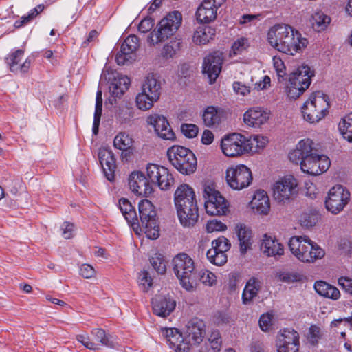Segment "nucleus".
Returning a JSON list of instances; mask_svg holds the SVG:
<instances>
[{
  "mask_svg": "<svg viewBox=\"0 0 352 352\" xmlns=\"http://www.w3.org/2000/svg\"><path fill=\"white\" fill-rule=\"evenodd\" d=\"M203 195L207 214L212 216L226 214L228 211V204L221 193L215 189L213 183L204 184Z\"/></svg>",
  "mask_w": 352,
  "mask_h": 352,
  "instance_id": "obj_10",
  "label": "nucleus"
},
{
  "mask_svg": "<svg viewBox=\"0 0 352 352\" xmlns=\"http://www.w3.org/2000/svg\"><path fill=\"white\" fill-rule=\"evenodd\" d=\"M79 274L85 278H91L96 274L95 269L89 264H82L79 269Z\"/></svg>",
  "mask_w": 352,
  "mask_h": 352,
  "instance_id": "obj_60",
  "label": "nucleus"
},
{
  "mask_svg": "<svg viewBox=\"0 0 352 352\" xmlns=\"http://www.w3.org/2000/svg\"><path fill=\"white\" fill-rule=\"evenodd\" d=\"M338 129L343 138L352 143V113L345 116L340 121Z\"/></svg>",
  "mask_w": 352,
  "mask_h": 352,
  "instance_id": "obj_42",
  "label": "nucleus"
},
{
  "mask_svg": "<svg viewBox=\"0 0 352 352\" xmlns=\"http://www.w3.org/2000/svg\"><path fill=\"white\" fill-rule=\"evenodd\" d=\"M91 336L96 340V343L100 345L105 346L107 347L113 348L115 347L117 342L115 340L114 337L106 333V331L102 328H95L91 330Z\"/></svg>",
  "mask_w": 352,
  "mask_h": 352,
  "instance_id": "obj_36",
  "label": "nucleus"
},
{
  "mask_svg": "<svg viewBox=\"0 0 352 352\" xmlns=\"http://www.w3.org/2000/svg\"><path fill=\"white\" fill-rule=\"evenodd\" d=\"M118 206L128 224L131 226L135 231H138L139 229L138 217L135 207L126 198L120 199Z\"/></svg>",
  "mask_w": 352,
  "mask_h": 352,
  "instance_id": "obj_28",
  "label": "nucleus"
},
{
  "mask_svg": "<svg viewBox=\"0 0 352 352\" xmlns=\"http://www.w3.org/2000/svg\"><path fill=\"white\" fill-rule=\"evenodd\" d=\"M130 84V78L126 76L120 75L114 78L109 87L111 96V98H109L110 102L113 104L116 102V98H120L125 91L129 89Z\"/></svg>",
  "mask_w": 352,
  "mask_h": 352,
  "instance_id": "obj_26",
  "label": "nucleus"
},
{
  "mask_svg": "<svg viewBox=\"0 0 352 352\" xmlns=\"http://www.w3.org/2000/svg\"><path fill=\"white\" fill-rule=\"evenodd\" d=\"M314 289L320 296L327 298L336 300L340 297L339 289L325 281H316L314 284Z\"/></svg>",
  "mask_w": 352,
  "mask_h": 352,
  "instance_id": "obj_34",
  "label": "nucleus"
},
{
  "mask_svg": "<svg viewBox=\"0 0 352 352\" xmlns=\"http://www.w3.org/2000/svg\"><path fill=\"white\" fill-rule=\"evenodd\" d=\"M208 342L212 349L217 352L220 351L222 340L220 333L218 330H213L211 332L208 338Z\"/></svg>",
  "mask_w": 352,
  "mask_h": 352,
  "instance_id": "obj_54",
  "label": "nucleus"
},
{
  "mask_svg": "<svg viewBox=\"0 0 352 352\" xmlns=\"http://www.w3.org/2000/svg\"><path fill=\"white\" fill-rule=\"evenodd\" d=\"M202 119L204 124L212 127L221 122L219 109L214 106L207 107L203 111Z\"/></svg>",
  "mask_w": 352,
  "mask_h": 352,
  "instance_id": "obj_38",
  "label": "nucleus"
},
{
  "mask_svg": "<svg viewBox=\"0 0 352 352\" xmlns=\"http://www.w3.org/2000/svg\"><path fill=\"white\" fill-rule=\"evenodd\" d=\"M153 312L162 318H166L175 309L176 301L170 296L156 295L151 300Z\"/></svg>",
  "mask_w": 352,
  "mask_h": 352,
  "instance_id": "obj_24",
  "label": "nucleus"
},
{
  "mask_svg": "<svg viewBox=\"0 0 352 352\" xmlns=\"http://www.w3.org/2000/svg\"><path fill=\"white\" fill-rule=\"evenodd\" d=\"M252 205L256 212L267 214L270 209V203L266 192L263 190H257L252 200Z\"/></svg>",
  "mask_w": 352,
  "mask_h": 352,
  "instance_id": "obj_33",
  "label": "nucleus"
},
{
  "mask_svg": "<svg viewBox=\"0 0 352 352\" xmlns=\"http://www.w3.org/2000/svg\"><path fill=\"white\" fill-rule=\"evenodd\" d=\"M263 283L257 277H251L246 283L242 294V301L245 305L249 304L258 295Z\"/></svg>",
  "mask_w": 352,
  "mask_h": 352,
  "instance_id": "obj_30",
  "label": "nucleus"
},
{
  "mask_svg": "<svg viewBox=\"0 0 352 352\" xmlns=\"http://www.w3.org/2000/svg\"><path fill=\"white\" fill-rule=\"evenodd\" d=\"M98 159L105 177L113 182L115 179L116 168V158L111 150L102 148L98 151Z\"/></svg>",
  "mask_w": 352,
  "mask_h": 352,
  "instance_id": "obj_25",
  "label": "nucleus"
},
{
  "mask_svg": "<svg viewBox=\"0 0 352 352\" xmlns=\"http://www.w3.org/2000/svg\"><path fill=\"white\" fill-rule=\"evenodd\" d=\"M274 67L276 72L278 82H284L286 80L285 67L284 63L280 58H274Z\"/></svg>",
  "mask_w": 352,
  "mask_h": 352,
  "instance_id": "obj_55",
  "label": "nucleus"
},
{
  "mask_svg": "<svg viewBox=\"0 0 352 352\" xmlns=\"http://www.w3.org/2000/svg\"><path fill=\"white\" fill-rule=\"evenodd\" d=\"M331 21V17L322 10L315 12L311 16V25L317 32L324 31Z\"/></svg>",
  "mask_w": 352,
  "mask_h": 352,
  "instance_id": "obj_39",
  "label": "nucleus"
},
{
  "mask_svg": "<svg viewBox=\"0 0 352 352\" xmlns=\"http://www.w3.org/2000/svg\"><path fill=\"white\" fill-rule=\"evenodd\" d=\"M320 218L318 211L311 210L307 212H304L300 217L302 226L307 228H312L318 223Z\"/></svg>",
  "mask_w": 352,
  "mask_h": 352,
  "instance_id": "obj_46",
  "label": "nucleus"
},
{
  "mask_svg": "<svg viewBox=\"0 0 352 352\" xmlns=\"http://www.w3.org/2000/svg\"><path fill=\"white\" fill-rule=\"evenodd\" d=\"M198 279L208 286H212L217 281L215 274L208 270H201L198 275L197 274V280Z\"/></svg>",
  "mask_w": 352,
  "mask_h": 352,
  "instance_id": "obj_51",
  "label": "nucleus"
},
{
  "mask_svg": "<svg viewBox=\"0 0 352 352\" xmlns=\"http://www.w3.org/2000/svg\"><path fill=\"white\" fill-rule=\"evenodd\" d=\"M138 211L139 229L142 227L148 239H157L160 236V227L153 204L148 199L141 200L138 204Z\"/></svg>",
  "mask_w": 352,
  "mask_h": 352,
  "instance_id": "obj_7",
  "label": "nucleus"
},
{
  "mask_svg": "<svg viewBox=\"0 0 352 352\" xmlns=\"http://www.w3.org/2000/svg\"><path fill=\"white\" fill-rule=\"evenodd\" d=\"M226 229V225L217 219L210 220L206 224L208 232L225 231Z\"/></svg>",
  "mask_w": 352,
  "mask_h": 352,
  "instance_id": "obj_58",
  "label": "nucleus"
},
{
  "mask_svg": "<svg viewBox=\"0 0 352 352\" xmlns=\"http://www.w3.org/2000/svg\"><path fill=\"white\" fill-rule=\"evenodd\" d=\"M223 63L222 54L214 52L204 58L203 63V73L206 74L210 84H213L221 71Z\"/></svg>",
  "mask_w": 352,
  "mask_h": 352,
  "instance_id": "obj_19",
  "label": "nucleus"
},
{
  "mask_svg": "<svg viewBox=\"0 0 352 352\" xmlns=\"http://www.w3.org/2000/svg\"><path fill=\"white\" fill-rule=\"evenodd\" d=\"M182 23V14L180 12L175 10L167 14L158 23L156 29L151 32L148 42L155 45L163 42L178 30Z\"/></svg>",
  "mask_w": 352,
  "mask_h": 352,
  "instance_id": "obj_5",
  "label": "nucleus"
},
{
  "mask_svg": "<svg viewBox=\"0 0 352 352\" xmlns=\"http://www.w3.org/2000/svg\"><path fill=\"white\" fill-rule=\"evenodd\" d=\"M247 41L248 40L244 38L237 39L232 46L234 54H241L245 49V44Z\"/></svg>",
  "mask_w": 352,
  "mask_h": 352,
  "instance_id": "obj_63",
  "label": "nucleus"
},
{
  "mask_svg": "<svg viewBox=\"0 0 352 352\" xmlns=\"http://www.w3.org/2000/svg\"><path fill=\"white\" fill-rule=\"evenodd\" d=\"M138 47L139 38L134 34L129 35L126 38L121 45L123 53L129 54L134 53Z\"/></svg>",
  "mask_w": 352,
  "mask_h": 352,
  "instance_id": "obj_47",
  "label": "nucleus"
},
{
  "mask_svg": "<svg viewBox=\"0 0 352 352\" xmlns=\"http://www.w3.org/2000/svg\"><path fill=\"white\" fill-rule=\"evenodd\" d=\"M292 253L302 263H314L324 257L325 252L316 243L304 236H292L288 243Z\"/></svg>",
  "mask_w": 352,
  "mask_h": 352,
  "instance_id": "obj_3",
  "label": "nucleus"
},
{
  "mask_svg": "<svg viewBox=\"0 0 352 352\" xmlns=\"http://www.w3.org/2000/svg\"><path fill=\"white\" fill-rule=\"evenodd\" d=\"M153 269L159 274H164L166 271V265L164 257L160 253H155L149 258Z\"/></svg>",
  "mask_w": 352,
  "mask_h": 352,
  "instance_id": "obj_48",
  "label": "nucleus"
},
{
  "mask_svg": "<svg viewBox=\"0 0 352 352\" xmlns=\"http://www.w3.org/2000/svg\"><path fill=\"white\" fill-rule=\"evenodd\" d=\"M338 284L344 289L346 292L352 294V279L342 276L338 278Z\"/></svg>",
  "mask_w": 352,
  "mask_h": 352,
  "instance_id": "obj_64",
  "label": "nucleus"
},
{
  "mask_svg": "<svg viewBox=\"0 0 352 352\" xmlns=\"http://www.w3.org/2000/svg\"><path fill=\"white\" fill-rule=\"evenodd\" d=\"M182 133L188 138H193L197 136L199 128L194 124H182L181 126Z\"/></svg>",
  "mask_w": 352,
  "mask_h": 352,
  "instance_id": "obj_56",
  "label": "nucleus"
},
{
  "mask_svg": "<svg viewBox=\"0 0 352 352\" xmlns=\"http://www.w3.org/2000/svg\"><path fill=\"white\" fill-rule=\"evenodd\" d=\"M133 140L132 138L124 132L119 133L114 138L113 146L116 148L123 152L133 150Z\"/></svg>",
  "mask_w": 352,
  "mask_h": 352,
  "instance_id": "obj_40",
  "label": "nucleus"
},
{
  "mask_svg": "<svg viewBox=\"0 0 352 352\" xmlns=\"http://www.w3.org/2000/svg\"><path fill=\"white\" fill-rule=\"evenodd\" d=\"M275 277L278 280L287 283L297 282L300 280L299 274L281 270L276 272Z\"/></svg>",
  "mask_w": 352,
  "mask_h": 352,
  "instance_id": "obj_50",
  "label": "nucleus"
},
{
  "mask_svg": "<svg viewBox=\"0 0 352 352\" xmlns=\"http://www.w3.org/2000/svg\"><path fill=\"white\" fill-rule=\"evenodd\" d=\"M162 334L166 343L175 352H188L190 350L191 343L184 338L182 333L177 328H165Z\"/></svg>",
  "mask_w": 352,
  "mask_h": 352,
  "instance_id": "obj_18",
  "label": "nucleus"
},
{
  "mask_svg": "<svg viewBox=\"0 0 352 352\" xmlns=\"http://www.w3.org/2000/svg\"><path fill=\"white\" fill-rule=\"evenodd\" d=\"M157 100H154L153 97L151 98V95L145 94L143 91L138 94L135 99L138 108L142 111L151 109L153 107V103Z\"/></svg>",
  "mask_w": 352,
  "mask_h": 352,
  "instance_id": "obj_45",
  "label": "nucleus"
},
{
  "mask_svg": "<svg viewBox=\"0 0 352 352\" xmlns=\"http://www.w3.org/2000/svg\"><path fill=\"white\" fill-rule=\"evenodd\" d=\"M161 82L156 74H149L142 85V91L148 95L154 100H158L161 94Z\"/></svg>",
  "mask_w": 352,
  "mask_h": 352,
  "instance_id": "obj_32",
  "label": "nucleus"
},
{
  "mask_svg": "<svg viewBox=\"0 0 352 352\" xmlns=\"http://www.w3.org/2000/svg\"><path fill=\"white\" fill-rule=\"evenodd\" d=\"M288 157L296 164H300L301 170L309 175H318L327 171L331 162L324 155H319L314 147V142L310 139L300 140L296 149L290 151Z\"/></svg>",
  "mask_w": 352,
  "mask_h": 352,
  "instance_id": "obj_1",
  "label": "nucleus"
},
{
  "mask_svg": "<svg viewBox=\"0 0 352 352\" xmlns=\"http://www.w3.org/2000/svg\"><path fill=\"white\" fill-rule=\"evenodd\" d=\"M261 249L268 256H280L284 253L283 245L276 239L267 237V235H265V239L262 243Z\"/></svg>",
  "mask_w": 352,
  "mask_h": 352,
  "instance_id": "obj_35",
  "label": "nucleus"
},
{
  "mask_svg": "<svg viewBox=\"0 0 352 352\" xmlns=\"http://www.w3.org/2000/svg\"><path fill=\"white\" fill-rule=\"evenodd\" d=\"M299 333L292 328H285L280 330L277 336V352H299Z\"/></svg>",
  "mask_w": 352,
  "mask_h": 352,
  "instance_id": "obj_16",
  "label": "nucleus"
},
{
  "mask_svg": "<svg viewBox=\"0 0 352 352\" xmlns=\"http://www.w3.org/2000/svg\"><path fill=\"white\" fill-rule=\"evenodd\" d=\"M76 340L89 350L96 351L99 349L98 344L91 341L87 334L78 335Z\"/></svg>",
  "mask_w": 352,
  "mask_h": 352,
  "instance_id": "obj_57",
  "label": "nucleus"
},
{
  "mask_svg": "<svg viewBox=\"0 0 352 352\" xmlns=\"http://www.w3.org/2000/svg\"><path fill=\"white\" fill-rule=\"evenodd\" d=\"M269 119V113L260 107L252 108L243 115L244 122L252 127H258Z\"/></svg>",
  "mask_w": 352,
  "mask_h": 352,
  "instance_id": "obj_27",
  "label": "nucleus"
},
{
  "mask_svg": "<svg viewBox=\"0 0 352 352\" xmlns=\"http://www.w3.org/2000/svg\"><path fill=\"white\" fill-rule=\"evenodd\" d=\"M147 122L152 125L157 135L166 140H174L175 135L166 117L158 114L151 115Z\"/></svg>",
  "mask_w": 352,
  "mask_h": 352,
  "instance_id": "obj_23",
  "label": "nucleus"
},
{
  "mask_svg": "<svg viewBox=\"0 0 352 352\" xmlns=\"http://www.w3.org/2000/svg\"><path fill=\"white\" fill-rule=\"evenodd\" d=\"M351 199L349 190L342 185L332 187L325 199L324 205L327 211L333 214L341 212Z\"/></svg>",
  "mask_w": 352,
  "mask_h": 352,
  "instance_id": "obj_11",
  "label": "nucleus"
},
{
  "mask_svg": "<svg viewBox=\"0 0 352 352\" xmlns=\"http://www.w3.org/2000/svg\"><path fill=\"white\" fill-rule=\"evenodd\" d=\"M321 336L320 328L316 324L311 325L307 336V342L310 344L316 346L318 344Z\"/></svg>",
  "mask_w": 352,
  "mask_h": 352,
  "instance_id": "obj_52",
  "label": "nucleus"
},
{
  "mask_svg": "<svg viewBox=\"0 0 352 352\" xmlns=\"http://www.w3.org/2000/svg\"><path fill=\"white\" fill-rule=\"evenodd\" d=\"M186 334L191 345L200 344L206 335V324L201 319L195 317L186 324Z\"/></svg>",
  "mask_w": 352,
  "mask_h": 352,
  "instance_id": "obj_21",
  "label": "nucleus"
},
{
  "mask_svg": "<svg viewBox=\"0 0 352 352\" xmlns=\"http://www.w3.org/2000/svg\"><path fill=\"white\" fill-rule=\"evenodd\" d=\"M212 248L211 250L226 252L230 248L229 240L224 236H220L212 242Z\"/></svg>",
  "mask_w": 352,
  "mask_h": 352,
  "instance_id": "obj_53",
  "label": "nucleus"
},
{
  "mask_svg": "<svg viewBox=\"0 0 352 352\" xmlns=\"http://www.w3.org/2000/svg\"><path fill=\"white\" fill-rule=\"evenodd\" d=\"M129 185L131 190L136 195L148 197L153 191L148 177L142 172H133L129 178Z\"/></svg>",
  "mask_w": 352,
  "mask_h": 352,
  "instance_id": "obj_22",
  "label": "nucleus"
},
{
  "mask_svg": "<svg viewBox=\"0 0 352 352\" xmlns=\"http://www.w3.org/2000/svg\"><path fill=\"white\" fill-rule=\"evenodd\" d=\"M187 199L188 201L197 200L193 189L188 184H184L180 185L175 192V205L184 203Z\"/></svg>",
  "mask_w": 352,
  "mask_h": 352,
  "instance_id": "obj_37",
  "label": "nucleus"
},
{
  "mask_svg": "<svg viewBox=\"0 0 352 352\" xmlns=\"http://www.w3.org/2000/svg\"><path fill=\"white\" fill-rule=\"evenodd\" d=\"M298 182L292 175L285 176L273 186V196L279 203L290 201L298 193Z\"/></svg>",
  "mask_w": 352,
  "mask_h": 352,
  "instance_id": "obj_13",
  "label": "nucleus"
},
{
  "mask_svg": "<svg viewBox=\"0 0 352 352\" xmlns=\"http://www.w3.org/2000/svg\"><path fill=\"white\" fill-rule=\"evenodd\" d=\"M233 89L237 94H241L242 96H246L250 92V87L246 86L244 84H242L240 82L235 81L233 85Z\"/></svg>",
  "mask_w": 352,
  "mask_h": 352,
  "instance_id": "obj_62",
  "label": "nucleus"
},
{
  "mask_svg": "<svg viewBox=\"0 0 352 352\" xmlns=\"http://www.w3.org/2000/svg\"><path fill=\"white\" fill-rule=\"evenodd\" d=\"M215 35V28L210 26H199L194 32L192 41L197 45H204L212 40Z\"/></svg>",
  "mask_w": 352,
  "mask_h": 352,
  "instance_id": "obj_31",
  "label": "nucleus"
},
{
  "mask_svg": "<svg viewBox=\"0 0 352 352\" xmlns=\"http://www.w3.org/2000/svg\"><path fill=\"white\" fill-rule=\"evenodd\" d=\"M171 164L181 173L190 175L197 169V158L190 149L182 146H173L167 151Z\"/></svg>",
  "mask_w": 352,
  "mask_h": 352,
  "instance_id": "obj_8",
  "label": "nucleus"
},
{
  "mask_svg": "<svg viewBox=\"0 0 352 352\" xmlns=\"http://www.w3.org/2000/svg\"><path fill=\"white\" fill-rule=\"evenodd\" d=\"M329 107L326 94L320 91L314 92L302 107L303 118L309 123L318 122L327 114Z\"/></svg>",
  "mask_w": 352,
  "mask_h": 352,
  "instance_id": "obj_6",
  "label": "nucleus"
},
{
  "mask_svg": "<svg viewBox=\"0 0 352 352\" xmlns=\"http://www.w3.org/2000/svg\"><path fill=\"white\" fill-rule=\"evenodd\" d=\"M314 76V72L307 65H302L292 72L285 87L287 96L294 100L299 98L310 86Z\"/></svg>",
  "mask_w": 352,
  "mask_h": 352,
  "instance_id": "obj_9",
  "label": "nucleus"
},
{
  "mask_svg": "<svg viewBox=\"0 0 352 352\" xmlns=\"http://www.w3.org/2000/svg\"><path fill=\"white\" fill-rule=\"evenodd\" d=\"M182 42L180 39L175 38L164 45L161 56L166 59L173 58L181 49Z\"/></svg>",
  "mask_w": 352,
  "mask_h": 352,
  "instance_id": "obj_44",
  "label": "nucleus"
},
{
  "mask_svg": "<svg viewBox=\"0 0 352 352\" xmlns=\"http://www.w3.org/2000/svg\"><path fill=\"white\" fill-rule=\"evenodd\" d=\"M226 182L234 190H240L252 183L251 170L243 164L231 166L226 170Z\"/></svg>",
  "mask_w": 352,
  "mask_h": 352,
  "instance_id": "obj_12",
  "label": "nucleus"
},
{
  "mask_svg": "<svg viewBox=\"0 0 352 352\" xmlns=\"http://www.w3.org/2000/svg\"><path fill=\"white\" fill-rule=\"evenodd\" d=\"M206 256L212 263L218 266L223 265L227 262V255L226 252L209 250L207 252Z\"/></svg>",
  "mask_w": 352,
  "mask_h": 352,
  "instance_id": "obj_49",
  "label": "nucleus"
},
{
  "mask_svg": "<svg viewBox=\"0 0 352 352\" xmlns=\"http://www.w3.org/2000/svg\"><path fill=\"white\" fill-rule=\"evenodd\" d=\"M146 176L152 188L157 186L162 190H167L174 184V178L168 168L157 164L147 165Z\"/></svg>",
  "mask_w": 352,
  "mask_h": 352,
  "instance_id": "obj_14",
  "label": "nucleus"
},
{
  "mask_svg": "<svg viewBox=\"0 0 352 352\" xmlns=\"http://www.w3.org/2000/svg\"><path fill=\"white\" fill-rule=\"evenodd\" d=\"M24 55V50L18 49L10 52L6 58L5 61L9 66L10 70L13 73H18V64Z\"/></svg>",
  "mask_w": 352,
  "mask_h": 352,
  "instance_id": "obj_43",
  "label": "nucleus"
},
{
  "mask_svg": "<svg viewBox=\"0 0 352 352\" xmlns=\"http://www.w3.org/2000/svg\"><path fill=\"white\" fill-rule=\"evenodd\" d=\"M267 142V138L262 135H252L249 138L245 137V146L250 147V149H247V153H258Z\"/></svg>",
  "mask_w": 352,
  "mask_h": 352,
  "instance_id": "obj_41",
  "label": "nucleus"
},
{
  "mask_svg": "<svg viewBox=\"0 0 352 352\" xmlns=\"http://www.w3.org/2000/svg\"><path fill=\"white\" fill-rule=\"evenodd\" d=\"M235 233L239 242L240 252L245 254L252 245V230L244 223H239L235 226Z\"/></svg>",
  "mask_w": 352,
  "mask_h": 352,
  "instance_id": "obj_29",
  "label": "nucleus"
},
{
  "mask_svg": "<svg viewBox=\"0 0 352 352\" xmlns=\"http://www.w3.org/2000/svg\"><path fill=\"white\" fill-rule=\"evenodd\" d=\"M245 146V137L240 133H232L225 136L221 144L224 155L228 157H236L247 153L250 147Z\"/></svg>",
  "mask_w": 352,
  "mask_h": 352,
  "instance_id": "obj_15",
  "label": "nucleus"
},
{
  "mask_svg": "<svg viewBox=\"0 0 352 352\" xmlns=\"http://www.w3.org/2000/svg\"><path fill=\"white\" fill-rule=\"evenodd\" d=\"M272 316L270 314H263L261 316L259 319V326L262 331H269L272 326Z\"/></svg>",
  "mask_w": 352,
  "mask_h": 352,
  "instance_id": "obj_59",
  "label": "nucleus"
},
{
  "mask_svg": "<svg viewBox=\"0 0 352 352\" xmlns=\"http://www.w3.org/2000/svg\"><path fill=\"white\" fill-rule=\"evenodd\" d=\"M226 0H204L196 12L197 19L202 23H208L217 17V9Z\"/></svg>",
  "mask_w": 352,
  "mask_h": 352,
  "instance_id": "obj_20",
  "label": "nucleus"
},
{
  "mask_svg": "<svg viewBox=\"0 0 352 352\" xmlns=\"http://www.w3.org/2000/svg\"><path fill=\"white\" fill-rule=\"evenodd\" d=\"M267 40L274 48L288 55L302 52L308 44L307 39L289 25L272 27L268 32Z\"/></svg>",
  "mask_w": 352,
  "mask_h": 352,
  "instance_id": "obj_2",
  "label": "nucleus"
},
{
  "mask_svg": "<svg viewBox=\"0 0 352 352\" xmlns=\"http://www.w3.org/2000/svg\"><path fill=\"white\" fill-rule=\"evenodd\" d=\"M154 22L151 17L143 19L138 25V30L142 33L149 32L153 27Z\"/></svg>",
  "mask_w": 352,
  "mask_h": 352,
  "instance_id": "obj_61",
  "label": "nucleus"
},
{
  "mask_svg": "<svg viewBox=\"0 0 352 352\" xmlns=\"http://www.w3.org/2000/svg\"><path fill=\"white\" fill-rule=\"evenodd\" d=\"M173 269L183 288L192 291L197 285V272L194 261L186 253L176 255L173 261Z\"/></svg>",
  "mask_w": 352,
  "mask_h": 352,
  "instance_id": "obj_4",
  "label": "nucleus"
},
{
  "mask_svg": "<svg viewBox=\"0 0 352 352\" xmlns=\"http://www.w3.org/2000/svg\"><path fill=\"white\" fill-rule=\"evenodd\" d=\"M178 218L184 227H192L195 225L199 218V209L197 200L184 201L175 205Z\"/></svg>",
  "mask_w": 352,
  "mask_h": 352,
  "instance_id": "obj_17",
  "label": "nucleus"
}]
</instances>
